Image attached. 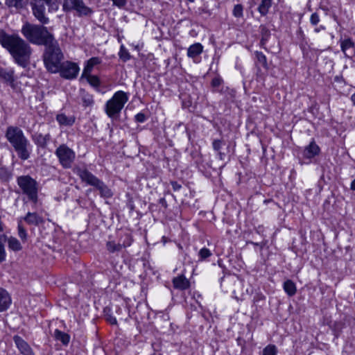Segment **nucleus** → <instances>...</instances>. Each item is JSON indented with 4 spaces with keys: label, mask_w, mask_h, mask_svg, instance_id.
Returning a JSON list of instances; mask_svg holds the SVG:
<instances>
[{
    "label": "nucleus",
    "mask_w": 355,
    "mask_h": 355,
    "mask_svg": "<svg viewBox=\"0 0 355 355\" xmlns=\"http://www.w3.org/2000/svg\"><path fill=\"white\" fill-rule=\"evenodd\" d=\"M0 44L19 65L25 67L29 63L32 49L18 35H10L3 30H0Z\"/></svg>",
    "instance_id": "f257e3e1"
},
{
    "label": "nucleus",
    "mask_w": 355,
    "mask_h": 355,
    "mask_svg": "<svg viewBox=\"0 0 355 355\" xmlns=\"http://www.w3.org/2000/svg\"><path fill=\"white\" fill-rule=\"evenodd\" d=\"M5 136L21 159L26 160L30 157L32 151L31 145L19 128L8 127Z\"/></svg>",
    "instance_id": "f03ea898"
},
{
    "label": "nucleus",
    "mask_w": 355,
    "mask_h": 355,
    "mask_svg": "<svg viewBox=\"0 0 355 355\" xmlns=\"http://www.w3.org/2000/svg\"><path fill=\"white\" fill-rule=\"evenodd\" d=\"M21 33L31 43L37 45H47L55 40L47 28L42 25L26 23L21 28Z\"/></svg>",
    "instance_id": "7ed1b4c3"
},
{
    "label": "nucleus",
    "mask_w": 355,
    "mask_h": 355,
    "mask_svg": "<svg viewBox=\"0 0 355 355\" xmlns=\"http://www.w3.org/2000/svg\"><path fill=\"white\" fill-rule=\"evenodd\" d=\"M45 46L46 50L44 54L45 67L49 71L57 73L60 68L61 60L63 58L58 43L55 39Z\"/></svg>",
    "instance_id": "20e7f679"
},
{
    "label": "nucleus",
    "mask_w": 355,
    "mask_h": 355,
    "mask_svg": "<svg viewBox=\"0 0 355 355\" xmlns=\"http://www.w3.org/2000/svg\"><path fill=\"white\" fill-rule=\"evenodd\" d=\"M44 3L48 6L49 12H55L59 10L60 0H32L31 6L34 17L42 24L49 23V19L46 15Z\"/></svg>",
    "instance_id": "39448f33"
},
{
    "label": "nucleus",
    "mask_w": 355,
    "mask_h": 355,
    "mask_svg": "<svg viewBox=\"0 0 355 355\" xmlns=\"http://www.w3.org/2000/svg\"><path fill=\"white\" fill-rule=\"evenodd\" d=\"M129 99L128 95L123 91H118L106 102L105 111L110 118L117 116Z\"/></svg>",
    "instance_id": "423d86ee"
},
{
    "label": "nucleus",
    "mask_w": 355,
    "mask_h": 355,
    "mask_svg": "<svg viewBox=\"0 0 355 355\" xmlns=\"http://www.w3.org/2000/svg\"><path fill=\"white\" fill-rule=\"evenodd\" d=\"M77 174L83 182L95 187L102 197L108 198L112 196L111 189L87 170L78 168Z\"/></svg>",
    "instance_id": "0eeeda50"
},
{
    "label": "nucleus",
    "mask_w": 355,
    "mask_h": 355,
    "mask_svg": "<svg viewBox=\"0 0 355 355\" xmlns=\"http://www.w3.org/2000/svg\"><path fill=\"white\" fill-rule=\"evenodd\" d=\"M17 184L31 200L37 201L38 189L37 183L34 179L29 175L19 176L17 178Z\"/></svg>",
    "instance_id": "6e6552de"
},
{
    "label": "nucleus",
    "mask_w": 355,
    "mask_h": 355,
    "mask_svg": "<svg viewBox=\"0 0 355 355\" xmlns=\"http://www.w3.org/2000/svg\"><path fill=\"white\" fill-rule=\"evenodd\" d=\"M62 10L65 12L76 10L78 16L80 17L89 16L93 12L83 0H63Z\"/></svg>",
    "instance_id": "1a4fd4ad"
},
{
    "label": "nucleus",
    "mask_w": 355,
    "mask_h": 355,
    "mask_svg": "<svg viewBox=\"0 0 355 355\" xmlns=\"http://www.w3.org/2000/svg\"><path fill=\"white\" fill-rule=\"evenodd\" d=\"M55 155L59 159L61 165L67 168L71 166L75 159V153L67 146L60 145L55 150Z\"/></svg>",
    "instance_id": "9d476101"
},
{
    "label": "nucleus",
    "mask_w": 355,
    "mask_h": 355,
    "mask_svg": "<svg viewBox=\"0 0 355 355\" xmlns=\"http://www.w3.org/2000/svg\"><path fill=\"white\" fill-rule=\"evenodd\" d=\"M60 68L58 71L60 76L66 79H73L78 76L80 68L76 63L72 62H64L60 66Z\"/></svg>",
    "instance_id": "9b49d317"
},
{
    "label": "nucleus",
    "mask_w": 355,
    "mask_h": 355,
    "mask_svg": "<svg viewBox=\"0 0 355 355\" xmlns=\"http://www.w3.org/2000/svg\"><path fill=\"white\" fill-rule=\"evenodd\" d=\"M14 342L20 351V352L24 355H34L32 349L29 346V345L23 340L19 336H15L13 338Z\"/></svg>",
    "instance_id": "f8f14e48"
},
{
    "label": "nucleus",
    "mask_w": 355,
    "mask_h": 355,
    "mask_svg": "<svg viewBox=\"0 0 355 355\" xmlns=\"http://www.w3.org/2000/svg\"><path fill=\"white\" fill-rule=\"evenodd\" d=\"M12 303L9 293L3 288L0 287V312L6 311Z\"/></svg>",
    "instance_id": "ddd939ff"
},
{
    "label": "nucleus",
    "mask_w": 355,
    "mask_h": 355,
    "mask_svg": "<svg viewBox=\"0 0 355 355\" xmlns=\"http://www.w3.org/2000/svg\"><path fill=\"white\" fill-rule=\"evenodd\" d=\"M132 243L131 238L128 235L126 236V240L121 243H116L114 241H108L107 243V249L110 252H115L120 251L123 248L130 246Z\"/></svg>",
    "instance_id": "4468645a"
},
{
    "label": "nucleus",
    "mask_w": 355,
    "mask_h": 355,
    "mask_svg": "<svg viewBox=\"0 0 355 355\" xmlns=\"http://www.w3.org/2000/svg\"><path fill=\"white\" fill-rule=\"evenodd\" d=\"M173 284L175 288L179 290H186L190 286L189 281L184 275H179L174 277Z\"/></svg>",
    "instance_id": "2eb2a0df"
},
{
    "label": "nucleus",
    "mask_w": 355,
    "mask_h": 355,
    "mask_svg": "<svg viewBox=\"0 0 355 355\" xmlns=\"http://www.w3.org/2000/svg\"><path fill=\"white\" fill-rule=\"evenodd\" d=\"M320 153V148L315 141H311L309 145L305 147L304 150V156L306 158H312Z\"/></svg>",
    "instance_id": "dca6fc26"
},
{
    "label": "nucleus",
    "mask_w": 355,
    "mask_h": 355,
    "mask_svg": "<svg viewBox=\"0 0 355 355\" xmlns=\"http://www.w3.org/2000/svg\"><path fill=\"white\" fill-rule=\"evenodd\" d=\"M203 51V46L200 43H195L191 45L187 50V56L195 59Z\"/></svg>",
    "instance_id": "f3484780"
},
{
    "label": "nucleus",
    "mask_w": 355,
    "mask_h": 355,
    "mask_svg": "<svg viewBox=\"0 0 355 355\" xmlns=\"http://www.w3.org/2000/svg\"><path fill=\"white\" fill-rule=\"evenodd\" d=\"M101 63V59L98 57H93L88 60L85 65V67L83 71V75L85 73H92V71L96 65H98Z\"/></svg>",
    "instance_id": "a211bd4d"
},
{
    "label": "nucleus",
    "mask_w": 355,
    "mask_h": 355,
    "mask_svg": "<svg viewBox=\"0 0 355 355\" xmlns=\"http://www.w3.org/2000/svg\"><path fill=\"white\" fill-rule=\"evenodd\" d=\"M81 78H85L88 83L93 87L98 88L101 85V80L97 76L92 75L91 73H82Z\"/></svg>",
    "instance_id": "6ab92c4d"
},
{
    "label": "nucleus",
    "mask_w": 355,
    "mask_h": 355,
    "mask_svg": "<svg viewBox=\"0 0 355 355\" xmlns=\"http://www.w3.org/2000/svg\"><path fill=\"white\" fill-rule=\"evenodd\" d=\"M25 221L30 225H37L42 221L40 216L36 213L28 212L24 218Z\"/></svg>",
    "instance_id": "aec40b11"
},
{
    "label": "nucleus",
    "mask_w": 355,
    "mask_h": 355,
    "mask_svg": "<svg viewBox=\"0 0 355 355\" xmlns=\"http://www.w3.org/2000/svg\"><path fill=\"white\" fill-rule=\"evenodd\" d=\"M8 246L11 250L17 252L22 249L21 243L13 236H10L7 239Z\"/></svg>",
    "instance_id": "412c9836"
},
{
    "label": "nucleus",
    "mask_w": 355,
    "mask_h": 355,
    "mask_svg": "<svg viewBox=\"0 0 355 355\" xmlns=\"http://www.w3.org/2000/svg\"><path fill=\"white\" fill-rule=\"evenodd\" d=\"M272 6V0H262L258 7V11L262 16H266Z\"/></svg>",
    "instance_id": "4be33fe9"
},
{
    "label": "nucleus",
    "mask_w": 355,
    "mask_h": 355,
    "mask_svg": "<svg viewBox=\"0 0 355 355\" xmlns=\"http://www.w3.org/2000/svg\"><path fill=\"white\" fill-rule=\"evenodd\" d=\"M284 290L289 295L293 296L296 293V286L293 282L291 280H286L284 283Z\"/></svg>",
    "instance_id": "5701e85b"
},
{
    "label": "nucleus",
    "mask_w": 355,
    "mask_h": 355,
    "mask_svg": "<svg viewBox=\"0 0 355 355\" xmlns=\"http://www.w3.org/2000/svg\"><path fill=\"white\" fill-rule=\"evenodd\" d=\"M58 122L62 125H71L73 124L75 119L73 117H68L64 114H58L56 117Z\"/></svg>",
    "instance_id": "b1692460"
},
{
    "label": "nucleus",
    "mask_w": 355,
    "mask_h": 355,
    "mask_svg": "<svg viewBox=\"0 0 355 355\" xmlns=\"http://www.w3.org/2000/svg\"><path fill=\"white\" fill-rule=\"evenodd\" d=\"M28 0H6V5L9 8H21L25 6Z\"/></svg>",
    "instance_id": "393cba45"
},
{
    "label": "nucleus",
    "mask_w": 355,
    "mask_h": 355,
    "mask_svg": "<svg viewBox=\"0 0 355 355\" xmlns=\"http://www.w3.org/2000/svg\"><path fill=\"white\" fill-rule=\"evenodd\" d=\"M54 337L56 340L61 341L64 345H67L70 339V337L67 334L58 329L55 330Z\"/></svg>",
    "instance_id": "a878e982"
},
{
    "label": "nucleus",
    "mask_w": 355,
    "mask_h": 355,
    "mask_svg": "<svg viewBox=\"0 0 355 355\" xmlns=\"http://www.w3.org/2000/svg\"><path fill=\"white\" fill-rule=\"evenodd\" d=\"M50 139V135L49 134L43 135L39 134L35 136V142L40 147H45L47 145L48 141Z\"/></svg>",
    "instance_id": "bb28decb"
},
{
    "label": "nucleus",
    "mask_w": 355,
    "mask_h": 355,
    "mask_svg": "<svg viewBox=\"0 0 355 355\" xmlns=\"http://www.w3.org/2000/svg\"><path fill=\"white\" fill-rule=\"evenodd\" d=\"M340 47H341V50L343 51V52L346 55H347V51L349 49H352L354 47V43L352 42V40L351 39H346V40L342 41Z\"/></svg>",
    "instance_id": "cd10ccee"
},
{
    "label": "nucleus",
    "mask_w": 355,
    "mask_h": 355,
    "mask_svg": "<svg viewBox=\"0 0 355 355\" xmlns=\"http://www.w3.org/2000/svg\"><path fill=\"white\" fill-rule=\"evenodd\" d=\"M119 56L120 59H121L124 62L128 61L130 58V55L123 44H122L120 47V51L119 52Z\"/></svg>",
    "instance_id": "c85d7f7f"
},
{
    "label": "nucleus",
    "mask_w": 355,
    "mask_h": 355,
    "mask_svg": "<svg viewBox=\"0 0 355 355\" xmlns=\"http://www.w3.org/2000/svg\"><path fill=\"white\" fill-rule=\"evenodd\" d=\"M277 349L275 345H268L262 352V355H277Z\"/></svg>",
    "instance_id": "c756f323"
},
{
    "label": "nucleus",
    "mask_w": 355,
    "mask_h": 355,
    "mask_svg": "<svg viewBox=\"0 0 355 355\" xmlns=\"http://www.w3.org/2000/svg\"><path fill=\"white\" fill-rule=\"evenodd\" d=\"M2 78L12 84L14 81V71L12 70L5 71L1 73Z\"/></svg>",
    "instance_id": "7c9ffc66"
},
{
    "label": "nucleus",
    "mask_w": 355,
    "mask_h": 355,
    "mask_svg": "<svg viewBox=\"0 0 355 355\" xmlns=\"http://www.w3.org/2000/svg\"><path fill=\"white\" fill-rule=\"evenodd\" d=\"M232 14L235 17L241 18L243 16V7L241 4L234 6Z\"/></svg>",
    "instance_id": "2f4dec72"
},
{
    "label": "nucleus",
    "mask_w": 355,
    "mask_h": 355,
    "mask_svg": "<svg viewBox=\"0 0 355 355\" xmlns=\"http://www.w3.org/2000/svg\"><path fill=\"white\" fill-rule=\"evenodd\" d=\"M255 55H256V58L258 60V62L264 67V68H267L268 67V64H267V60H266V57L265 56V55L261 53V52H259V51H257L255 53Z\"/></svg>",
    "instance_id": "473e14b6"
},
{
    "label": "nucleus",
    "mask_w": 355,
    "mask_h": 355,
    "mask_svg": "<svg viewBox=\"0 0 355 355\" xmlns=\"http://www.w3.org/2000/svg\"><path fill=\"white\" fill-rule=\"evenodd\" d=\"M18 235L23 242L27 240V233L26 230L23 227L21 223H18Z\"/></svg>",
    "instance_id": "72a5a7b5"
},
{
    "label": "nucleus",
    "mask_w": 355,
    "mask_h": 355,
    "mask_svg": "<svg viewBox=\"0 0 355 355\" xmlns=\"http://www.w3.org/2000/svg\"><path fill=\"white\" fill-rule=\"evenodd\" d=\"M11 177L9 171L3 167L0 168V179L3 181H8Z\"/></svg>",
    "instance_id": "f704fd0d"
},
{
    "label": "nucleus",
    "mask_w": 355,
    "mask_h": 355,
    "mask_svg": "<svg viewBox=\"0 0 355 355\" xmlns=\"http://www.w3.org/2000/svg\"><path fill=\"white\" fill-rule=\"evenodd\" d=\"M83 102L85 106H92L94 104L93 96L88 94H84L83 96Z\"/></svg>",
    "instance_id": "c9c22d12"
},
{
    "label": "nucleus",
    "mask_w": 355,
    "mask_h": 355,
    "mask_svg": "<svg viewBox=\"0 0 355 355\" xmlns=\"http://www.w3.org/2000/svg\"><path fill=\"white\" fill-rule=\"evenodd\" d=\"M198 254L200 260H204L209 257L211 255V252L209 249L203 248L199 251Z\"/></svg>",
    "instance_id": "e433bc0d"
},
{
    "label": "nucleus",
    "mask_w": 355,
    "mask_h": 355,
    "mask_svg": "<svg viewBox=\"0 0 355 355\" xmlns=\"http://www.w3.org/2000/svg\"><path fill=\"white\" fill-rule=\"evenodd\" d=\"M112 5L119 9H123L127 4V0H112Z\"/></svg>",
    "instance_id": "4c0bfd02"
},
{
    "label": "nucleus",
    "mask_w": 355,
    "mask_h": 355,
    "mask_svg": "<svg viewBox=\"0 0 355 355\" xmlns=\"http://www.w3.org/2000/svg\"><path fill=\"white\" fill-rule=\"evenodd\" d=\"M320 21V17L318 13L314 12L311 15L310 22L312 25L315 26Z\"/></svg>",
    "instance_id": "58836bf2"
},
{
    "label": "nucleus",
    "mask_w": 355,
    "mask_h": 355,
    "mask_svg": "<svg viewBox=\"0 0 355 355\" xmlns=\"http://www.w3.org/2000/svg\"><path fill=\"white\" fill-rule=\"evenodd\" d=\"M223 83V80L220 77H215L211 80V86L214 88H218Z\"/></svg>",
    "instance_id": "ea45409f"
},
{
    "label": "nucleus",
    "mask_w": 355,
    "mask_h": 355,
    "mask_svg": "<svg viewBox=\"0 0 355 355\" xmlns=\"http://www.w3.org/2000/svg\"><path fill=\"white\" fill-rule=\"evenodd\" d=\"M135 120L137 122L143 123L146 121V116L143 113H138L135 115Z\"/></svg>",
    "instance_id": "a19ab883"
},
{
    "label": "nucleus",
    "mask_w": 355,
    "mask_h": 355,
    "mask_svg": "<svg viewBox=\"0 0 355 355\" xmlns=\"http://www.w3.org/2000/svg\"><path fill=\"white\" fill-rule=\"evenodd\" d=\"M222 141L220 140H214L213 141V148L215 150L218 151L221 148Z\"/></svg>",
    "instance_id": "79ce46f5"
},
{
    "label": "nucleus",
    "mask_w": 355,
    "mask_h": 355,
    "mask_svg": "<svg viewBox=\"0 0 355 355\" xmlns=\"http://www.w3.org/2000/svg\"><path fill=\"white\" fill-rule=\"evenodd\" d=\"M171 186L173 187V189L175 191L180 190L182 187V186L180 184H178L177 182H172Z\"/></svg>",
    "instance_id": "37998d69"
},
{
    "label": "nucleus",
    "mask_w": 355,
    "mask_h": 355,
    "mask_svg": "<svg viewBox=\"0 0 355 355\" xmlns=\"http://www.w3.org/2000/svg\"><path fill=\"white\" fill-rule=\"evenodd\" d=\"M107 320L111 324H116L117 320L115 317L109 315L107 318Z\"/></svg>",
    "instance_id": "c03bdc74"
},
{
    "label": "nucleus",
    "mask_w": 355,
    "mask_h": 355,
    "mask_svg": "<svg viewBox=\"0 0 355 355\" xmlns=\"http://www.w3.org/2000/svg\"><path fill=\"white\" fill-rule=\"evenodd\" d=\"M350 189L355 191V179L351 182Z\"/></svg>",
    "instance_id": "a18cd8bd"
},
{
    "label": "nucleus",
    "mask_w": 355,
    "mask_h": 355,
    "mask_svg": "<svg viewBox=\"0 0 355 355\" xmlns=\"http://www.w3.org/2000/svg\"><path fill=\"white\" fill-rule=\"evenodd\" d=\"M352 103H353V105L355 106V93L353 94L352 96H351V98H350Z\"/></svg>",
    "instance_id": "49530a36"
},
{
    "label": "nucleus",
    "mask_w": 355,
    "mask_h": 355,
    "mask_svg": "<svg viewBox=\"0 0 355 355\" xmlns=\"http://www.w3.org/2000/svg\"><path fill=\"white\" fill-rule=\"evenodd\" d=\"M324 27L323 26H320L319 28H316L315 29V31L316 33H318L319 31H320V30H324Z\"/></svg>",
    "instance_id": "de8ad7c7"
},
{
    "label": "nucleus",
    "mask_w": 355,
    "mask_h": 355,
    "mask_svg": "<svg viewBox=\"0 0 355 355\" xmlns=\"http://www.w3.org/2000/svg\"><path fill=\"white\" fill-rule=\"evenodd\" d=\"M218 155H219V158H220V159H223V157H224V155H225L223 153H220H220H218Z\"/></svg>",
    "instance_id": "09e8293b"
},
{
    "label": "nucleus",
    "mask_w": 355,
    "mask_h": 355,
    "mask_svg": "<svg viewBox=\"0 0 355 355\" xmlns=\"http://www.w3.org/2000/svg\"><path fill=\"white\" fill-rule=\"evenodd\" d=\"M162 239L164 240V242L165 243L166 242V239H165L164 236L162 237Z\"/></svg>",
    "instance_id": "8fccbe9b"
}]
</instances>
